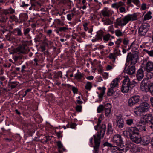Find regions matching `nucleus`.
<instances>
[{
	"label": "nucleus",
	"mask_w": 153,
	"mask_h": 153,
	"mask_svg": "<svg viewBox=\"0 0 153 153\" xmlns=\"http://www.w3.org/2000/svg\"><path fill=\"white\" fill-rule=\"evenodd\" d=\"M27 46V44L22 43V45L19 46L13 49L11 54L17 53L18 54L22 53L23 54H26L28 53Z\"/></svg>",
	"instance_id": "nucleus-6"
},
{
	"label": "nucleus",
	"mask_w": 153,
	"mask_h": 153,
	"mask_svg": "<svg viewBox=\"0 0 153 153\" xmlns=\"http://www.w3.org/2000/svg\"><path fill=\"white\" fill-rule=\"evenodd\" d=\"M76 110L79 112H80L82 109V106H81L77 105L76 107Z\"/></svg>",
	"instance_id": "nucleus-57"
},
{
	"label": "nucleus",
	"mask_w": 153,
	"mask_h": 153,
	"mask_svg": "<svg viewBox=\"0 0 153 153\" xmlns=\"http://www.w3.org/2000/svg\"><path fill=\"white\" fill-rule=\"evenodd\" d=\"M20 19L23 21H25L27 20L28 19V16L26 13H24L20 15Z\"/></svg>",
	"instance_id": "nucleus-27"
},
{
	"label": "nucleus",
	"mask_w": 153,
	"mask_h": 153,
	"mask_svg": "<svg viewBox=\"0 0 153 153\" xmlns=\"http://www.w3.org/2000/svg\"><path fill=\"white\" fill-rule=\"evenodd\" d=\"M122 39L121 38H119L117 39L115 42V44L116 45L114 47L119 46V48L120 45L121 43L122 42Z\"/></svg>",
	"instance_id": "nucleus-43"
},
{
	"label": "nucleus",
	"mask_w": 153,
	"mask_h": 153,
	"mask_svg": "<svg viewBox=\"0 0 153 153\" xmlns=\"http://www.w3.org/2000/svg\"><path fill=\"white\" fill-rule=\"evenodd\" d=\"M133 120L131 119H127L126 121V123L128 125H131L133 124Z\"/></svg>",
	"instance_id": "nucleus-45"
},
{
	"label": "nucleus",
	"mask_w": 153,
	"mask_h": 153,
	"mask_svg": "<svg viewBox=\"0 0 153 153\" xmlns=\"http://www.w3.org/2000/svg\"><path fill=\"white\" fill-rule=\"evenodd\" d=\"M152 13L150 11H149L146 14L144 17V20H149L152 18V16L151 14Z\"/></svg>",
	"instance_id": "nucleus-30"
},
{
	"label": "nucleus",
	"mask_w": 153,
	"mask_h": 153,
	"mask_svg": "<svg viewBox=\"0 0 153 153\" xmlns=\"http://www.w3.org/2000/svg\"><path fill=\"white\" fill-rule=\"evenodd\" d=\"M111 149L112 153H122L123 152H125L124 148L121 149L116 146H112Z\"/></svg>",
	"instance_id": "nucleus-18"
},
{
	"label": "nucleus",
	"mask_w": 153,
	"mask_h": 153,
	"mask_svg": "<svg viewBox=\"0 0 153 153\" xmlns=\"http://www.w3.org/2000/svg\"><path fill=\"white\" fill-rule=\"evenodd\" d=\"M105 115L107 116H108L111 113V109H108L105 110Z\"/></svg>",
	"instance_id": "nucleus-53"
},
{
	"label": "nucleus",
	"mask_w": 153,
	"mask_h": 153,
	"mask_svg": "<svg viewBox=\"0 0 153 153\" xmlns=\"http://www.w3.org/2000/svg\"><path fill=\"white\" fill-rule=\"evenodd\" d=\"M143 64L145 65L144 69L148 72V77L149 78H151L153 76V74L150 72L153 70V62L151 61H147V59L143 60Z\"/></svg>",
	"instance_id": "nucleus-5"
},
{
	"label": "nucleus",
	"mask_w": 153,
	"mask_h": 153,
	"mask_svg": "<svg viewBox=\"0 0 153 153\" xmlns=\"http://www.w3.org/2000/svg\"><path fill=\"white\" fill-rule=\"evenodd\" d=\"M102 21L105 25H109L113 24V22L108 18L105 19L102 18Z\"/></svg>",
	"instance_id": "nucleus-25"
},
{
	"label": "nucleus",
	"mask_w": 153,
	"mask_h": 153,
	"mask_svg": "<svg viewBox=\"0 0 153 153\" xmlns=\"http://www.w3.org/2000/svg\"><path fill=\"white\" fill-rule=\"evenodd\" d=\"M29 6V4H25V3L24 1H23L22 2V5H21V6L22 7H27Z\"/></svg>",
	"instance_id": "nucleus-58"
},
{
	"label": "nucleus",
	"mask_w": 153,
	"mask_h": 153,
	"mask_svg": "<svg viewBox=\"0 0 153 153\" xmlns=\"http://www.w3.org/2000/svg\"><path fill=\"white\" fill-rule=\"evenodd\" d=\"M92 87L91 83L88 82H87L85 86V88L86 89L90 90Z\"/></svg>",
	"instance_id": "nucleus-42"
},
{
	"label": "nucleus",
	"mask_w": 153,
	"mask_h": 153,
	"mask_svg": "<svg viewBox=\"0 0 153 153\" xmlns=\"http://www.w3.org/2000/svg\"><path fill=\"white\" fill-rule=\"evenodd\" d=\"M133 132H131L132 135L130 136V139L133 142L136 143L138 144L140 143L142 140L141 136L137 128L135 127Z\"/></svg>",
	"instance_id": "nucleus-4"
},
{
	"label": "nucleus",
	"mask_w": 153,
	"mask_h": 153,
	"mask_svg": "<svg viewBox=\"0 0 153 153\" xmlns=\"http://www.w3.org/2000/svg\"><path fill=\"white\" fill-rule=\"evenodd\" d=\"M141 124V123L140 124L139 122L138 123V124H137V126H139V128L137 129H139L140 131H146V129L145 127L144 126H143Z\"/></svg>",
	"instance_id": "nucleus-37"
},
{
	"label": "nucleus",
	"mask_w": 153,
	"mask_h": 153,
	"mask_svg": "<svg viewBox=\"0 0 153 153\" xmlns=\"http://www.w3.org/2000/svg\"><path fill=\"white\" fill-rule=\"evenodd\" d=\"M30 29L29 28H27L24 30V34L25 35L27 34L30 31Z\"/></svg>",
	"instance_id": "nucleus-55"
},
{
	"label": "nucleus",
	"mask_w": 153,
	"mask_h": 153,
	"mask_svg": "<svg viewBox=\"0 0 153 153\" xmlns=\"http://www.w3.org/2000/svg\"><path fill=\"white\" fill-rule=\"evenodd\" d=\"M104 32L102 30L99 31L97 32L96 35V37L98 40H102V37L103 36Z\"/></svg>",
	"instance_id": "nucleus-26"
},
{
	"label": "nucleus",
	"mask_w": 153,
	"mask_h": 153,
	"mask_svg": "<svg viewBox=\"0 0 153 153\" xmlns=\"http://www.w3.org/2000/svg\"><path fill=\"white\" fill-rule=\"evenodd\" d=\"M121 115L116 116V126L119 128H123L124 126V123Z\"/></svg>",
	"instance_id": "nucleus-15"
},
{
	"label": "nucleus",
	"mask_w": 153,
	"mask_h": 153,
	"mask_svg": "<svg viewBox=\"0 0 153 153\" xmlns=\"http://www.w3.org/2000/svg\"><path fill=\"white\" fill-rule=\"evenodd\" d=\"M144 51L150 56L153 57V50L144 49Z\"/></svg>",
	"instance_id": "nucleus-35"
},
{
	"label": "nucleus",
	"mask_w": 153,
	"mask_h": 153,
	"mask_svg": "<svg viewBox=\"0 0 153 153\" xmlns=\"http://www.w3.org/2000/svg\"><path fill=\"white\" fill-rule=\"evenodd\" d=\"M113 142L118 146H121L123 145V138L119 134H116L113 137Z\"/></svg>",
	"instance_id": "nucleus-12"
},
{
	"label": "nucleus",
	"mask_w": 153,
	"mask_h": 153,
	"mask_svg": "<svg viewBox=\"0 0 153 153\" xmlns=\"http://www.w3.org/2000/svg\"><path fill=\"white\" fill-rule=\"evenodd\" d=\"M111 36L110 34L108 33L103 36V39L105 42L108 41L110 39Z\"/></svg>",
	"instance_id": "nucleus-36"
},
{
	"label": "nucleus",
	"mask_w": 153,
	"mask_h": 153,
	"mask_svg": "<svg viewBox=\"0 0 153 153\" xmlns=\"http://www.w3.org/2000/svg\"><path fill=\"white\" fill-rule=\"evenodd\" d=\"M103 145L105 146H107L111 148L112 147V146L111 144L110 143L108 142H105L103 144Z\"/></svg>",
	"instance_id": "nucleus-54"
},
{
	"label": "nucleus",
	"mask_w": 153,
	"mask_h": 153,
	"mask_svg": "<svg viewBox=\"0 0 153 153\" xmlns=\"http://www.w3.org/2000/svg\"><path fill=\"white\" fill-rule=\"evenodd\" d=\"M105 126L103 125L101 127L100 132L98 133L97 135H94L95 145L94 147L93 153H98L100 143L101 136L103 138L105 133Z\"/></svg>",
	"instance_id": "nucleus-1"
},
{
	"label": "nucleus",
	"mask_w": 153,
	"mask_h": 153,
	"mask_svg": "<svg viewBox=\"0 0 153 153\" xmlns=\"http://www.w3.org/2000/svg\"><path fill=\"white\" fill-rule=\"evenodd\" d=\"M117 24L119 26H125L128 23V22L125 16L122 19H118L117 20Z\"/></svg>",
	"instance_id": "nucleus-20"
},
{
	"label": "nucleus",
	"mask_w": 153,
	"mask_h": 153,
	"mask_svg": "<svg viewBox=\"0 0 153 153\" xmlns=\"http://www.w3.org/2000/svg\"><path fill=\"white\" fill-rule=\"evenodd\" d=\"M70 128H74L76 127V124L74 123H72L70 125Z\"/></svg>",
	"instance_id": "nucleus-64"
},
{
	"label": "nucleus",
	"mask_w": 153,
	"mask_h": 153,
	"mask_svg": "<svg viewBox=\"0 0 153 153\" xmlns=\"http://www.w3.org/2000/svg\"><path fill=\"white\" fill-rule=\"evenodd\" d=\"M115 33L117 36H120L122 35V32L119 30H117L115 31Z\"/></svg>",
	"instance_id": "nucleus-46"
},
{
	"label": "nucleus",
	"mask_w": 153,
	"mask_h": 153,
	"mask_svg": "<svg viewBox=\"0 0 153 153\" xmlns=\"http://www.w3.org/2000/svg\"><path fill=\"white\" fill-rule=\"evenodd\" d=\"M101 13L104 17H108L110 16L109 12L106 10H102L101 11Z\"/></svg>",
	"instance_id": "nucleus-32"
},
{
	"label": "nucleus",
	"mask_w": 153,
	"mask_h": 153,
	"mask_svg": "<svg viewBox=\"0 0 153 153\" xmlns=\"http://www.w3.org/2000/svg\"><path fill=\"white\" fill-rule=\"evenodd\" d=\"M104 107L105 110L111 109V106L110 103H107L105 105Z\"/></svg>",
	"instance_id": "nucleus-48"
},
{
	"label": "nucleus",
	"mask_w": 153,
	"mask_h": 153,
	"mask_svg": "<svg viewBox=\"0 0 153 153\" xmlns=\"http://www.w3.org/2000/svg\"><path fill=\"white\" fill-rule=\"evenodd\" d=\"M113 53H110L108 57L111 59L115 61L116 57L119 56L121 55V51L119 49V46L114 47Z\"/></svg>",
	"instance_id": "nucleus-13"
},
{
	"label": "nucleus",
	"mask_w": 153,
	"mask_h": 153,
	"mask_svg": "<svg viewBox=\"0 0 153 153\" xmlns=\"http://www.w3.org/2000/svg\"><path fill=\"white\" fill-rule=\"evenodd\" d=\"M137 82L134 80L130 81L128 76H126L123 82L121 90L122 92L126 93L131 90L136 85Z\"/></svg>",
	"instance_id": "nucleus-2"
},
{
	"label": "nucleus",
	"mask_w": 153,
	"mask_h": 153,
	"mask_svg": "<svg viewBox=\"0 0 153 153\" xmlns=\"http://www.w3.org/2000/svg\"><path fill=\"white\" fill-rule=\"evenodd\" d=\"M149 127L153 131V122L152 123H149Z\"/></svg>",
	"instance_id": "nucleus-62"
},
{
	"label": "nucleus",
	"mask_w": 153,
	"mask_h": 153,
	"mask_svg": "<svg viewBox=\"0 0 153 153\" xmlns=\"http://www.w3.org/2000/svg\"><path fill=\"white\" fill-rule=\"evenodd\" d=\"M23 56L22 55H19V56H15L13 58L15 62H16L18 60H21L22 59Z\"/></svg>",
	"instance_id": "nucleus-40"
},
{
	"label": "nucleus",
	"mask_w": 153,
	"mask_h": 153,
	"mask_svg": "<svg viewBox=\"0 0 153 153\" xmlns=\"http://www.w3.org/2000/svg\"><path fill=\"white\" fill-rule=\"evenodd\" d=\"M56 143L58 149H59V153H62V152L65 150V149L63 148V145L61 141H58L56 142Z\"/></svg>",
	"instance_id": "nucleus-24"
},
{
	"label": "nucleus",
	"mask_w": 153,
	"mask_h": 153,
	"mask_svg": "<svg viewBox=\"0 0 153 153\" xmlns=\"http://www.w3.org/2000/svg\"><path fill=\"white\" fill-rule=\"evenodd\" d=\"M125 71L128 74L132 75L135 73V66L134 65L129 66L127 69H125Z\"/></svg>",
	"instance_id": "nucleus-17"
},
{
	"label": "nucleus",
	"mask_w": 153,
	"mask_h": 153,
	"mask_svg": "<svg viewBox=\"0 0 153 153\" xmlns=\"http://www.w3.org/2000/svg\"><path fill=\"white\" fill-rule=\"evenodd\" d=\"M138 48V45L137 44H135V43L133 42L131 45L130 49H131L132 51H135L136 50H137Z\"/></svg>",
	"instance_id": "nucleus-31"
},
{
	"label": "nucleus",
	"mask_w": 153,
	"mask_h": 153,
	"mask_svg": "<svg viewBox=\"0 0 153 153\" xmlns=\"http://www.w3.org/2000/svg\"><path fill=\"white\" fill-rule=\"evenodd\" d=\"M153 122V116L151 114H148L145 115L144 117L141 118L139 123L143 125L146 123H151Z\"/></svg>",
	"instance_id": "nucleus-9"
},
{
	"label": "nucleus",
	"mask_w": 153,
	"mask_h": 153,
	"mask_svg": "<svg viewBox=\"0 0 153 153\" xmlns=\"http://www.w3.org/2000/svg\"><path fill=\"white\" fill-rule=\"evenodd\" d=\"M137 15L136 13L132 14H128L125 16L128 22L130 21H134L137 19Z\"/></svg>",
	"instance_id": "nucleus-19"
},
{
	"label": "nucleus",
	"mask_w": 153,
	"mask_h": 153,
	"mask_svg": "<svg viewBox=\"0 0 153 153\" xmlns=\"http://www.w3.org/2000/svg\"><path fill=\"white\" fill-rule=\"evenodd\" d=\"M150 108V105L146 102H143L140 104L138 107H136L134 111V113L138 115L140 113H143L147 112Z\"/></svg>",
	"instance_id": "nucleus-3"
},
{
	"label": "nucleus",
	"mask_w": 153,
	"mask_h": 153,
	"mask_svg": "<svg viewBox=\"0 0 153 153\" xmlns=\"http://www.w3.org/2000/svg\"><path fill=\"white\" fill-rule=\"evenodd\" d=\"M18 82H10V85L11 89L15 88L18 85Z\"/></svg>",
	"instance_id": "nucleus-38"
},
{
	"label": "nucleus",
	"mask_w": 153,
	"mask_h": 153,
	"mask_svg": "<svg viewBox=\"0 0 153 153\" xmlns=\"http://www.w3.org/2000/svg\"><path fill=\"white\" fill-rule=\"evenodd\" d=\"M151 83L148 79L146 78L143 79L140 85L141 90L143 91L148 92V88Z\"/></svg>",
	"instance_id": "nucleus-10"
},
{
	"label": "nucleus",
	"mask_w": 153,
	"mask_h": 153,
	"mask_svg": "<svg viewBox=\"0 0 153 153\" xmlns=\"http://www.w3.org/2000/svg\"><path fill=\"white\" fill-rule=\"evenodd\" d=\"M57 23L58 25L61 26H62L64 25L63 23L59 19H57Z\"/></svg>",
	"instance_id": "nucleus-61"
},
{
	"label": "nucleus",
	"mask_w": 153,
	"mask_h": 153,
	"mask_svg": "<svg viewBox=\"0 0 153 153\" xmlns=\"http://www.w3.org/2000/svg\"><path fill=\"white\" fill-rule=\"evenodd\" d=\"M103 125H105V126H106L104 124H102L101 126H100L99 125V124H97V125L95 126L94 127V129L95 130L97 131H98L99 129H100V130L99 131L97 132V134H98V133L100 132V131L101 129V127ZM106 127H105V131H106ZM98 134H97V135Z\"/></svg>",
	"instance_id": "nucleus-34"
},
{
	"label": "nucleus",
	"mask_w": 153,
	"mask_h": 153,
	"mask_svg": "<svg viewBox=\"0 0 153 153\" xmlns=\"http://www.w3.org/2000/svg\"><path fill=\"white\" fill-rule=\"evenodd\" d=\"M144 76V71L142 68L139 69L136 74L137 80L138 81H141Z\"/></svg>",
	"instance_id": "nucleus-16"
},
{
	"label": "nucleus",
	"mask_w": 153,
	"mask_h": 153,
	"mask_svg": "<svg viewBox=\"0 0 153 153\" xmlns=\"http://www.w3.org/2000/svg\"><path fill=\"white\" fill-rule=\"evenodd\" d=\"M74 13H73L67 14V19L69 21H71L72 18L74 17Z\"/></svg>",
	"instance_id": "nucleus-44"
},
{
	"label": "nucleus",
	"mask_w": 153,
	"mask_h": 153,
	"mask_svg": "<svg viewBox=\"0 0 153 153\" xmlns=\"http://www.w3.org/2000/svg\"><path fill=\"white\" fill-rule=\"evenodd\" d=\"M135 128V127H132L128 129V131H123V134L127 137L129 136L130 138L132 135L131 132H133V131L134 130Z\"/></svg>",
	"instance_id": "nucleus-22"
},
{
	"label": "nucleus",
	"mask_w": 153,
	"mask_h": 153,
	"mask_svg": "<svg viewBox=\"0 0 153 153\" xmlns=\"http://www.w3.org/2000/svg\"><path fill=\"white\" fill-rule=\"evenodd\" d=\"M66 3L68 6L69 7V9H70L71 6V1L70 0H68L66 1Z\"/></svg>",
	"instance_id": "nucleus-56"
},
{
	"label": "nucleus",
	"mask_w": 153,
	"mask_h": 153,
	"mask_svg": "<svg viewBox=\"0 0 153 153\" xmlns=\"http://www.w3.org/2000/svg\"><path fill=\"white\" fill-rule=\"evenodd\" d=\"M104 109V106L102 105H100L98 107L97 111L98 113H100L103 111Z\"/></svg>",
	"instance_id": "nucleus-39"
},
{
	"label": "nucleus",
	"mask_w": 153,
	"mask_h": 153,
	"mask_svg": "<svg viewBox=\"0 0 153 153\" xmlns=\"http://www.w3.org/2000/svg\"><path fill=\"white\" fill-rule=\"evenodd\" d=\"M13 32L14 34L17 33L16 35L18 36H20L22 35V33L20 28H16L13 30Z\"/></svg>",
	"instance_id": "nucleus-28"
},
{
	"label": "nucleus",
	"mask_w": 153,
	"mask_h": 153,
	"mask_svg": "<svg viewBox=\"0 0 153 153\" xmlns=\"http://www.w3.org/2000/svg\"><path fill=\"white\" fill-rule=\"evenodd\" d=\"M120 79V78L118 77L114 79L110 84L111 87L114 88L117 87L118 85V82Z\"/></svg>",
	"instance_id": "nucleus-23"
},
{
	"label": "nucleus",
	"mask_w": 153,
	"mask_h": 153,
	"mask_svg": "<svg viewBox=\"0 0 153 153\" xmlns=\"http://www.w3.org/2000/svg\"><path fill=\"white\" fill-rule=\"evenodd\" d=\"M138 58V52H135L132 54L131 53H129L127 55L126 62H128L130 61L132 64H135L137 62Z\"/></svg>",
	"instance_id": "nucleus-7"
},
{
	"label": "nucleus",
	"mask_w": 153,
	"mask_h": 153,
	"mask_svg": "<svg viewBox=\"0 0 153 153\" xmlns=\"http://www.w3.org/2000/svg\"><path fill=\"white\" fill-rule=\"evenodd\" d=\"M150 137L149 136H144L142 140V144L144 145L148 144L150 142Z\"/></svg>",
	"instance_id": "nucleus-21"
},
{
	"label": "nucleus",
	"mask_w": 153,
	"mask_h": 153,
	"mask_svg": "<svg viewBox=\"0 0 153 153\" xmlns=\"http://www.w3.org/2000/svg\"><path fill=\"white\" fill-rule=\"evenodd\" d=\"M140 97L138 95H134L129 98L128 101V106L131 107L140 101Z\"/></svg>",
	"instance_id": "nucleus-14"
},
{
	"label": "nucleus",
	"mask_w": 153,
	"mask_h": 153,
	"mask_svg": "<svg viewBox=\"0 0 153 153\" xmlns=\"http://www.w3.org/2000/svg\"><path fill=\"white\" fill-rule=\"evenodd\" d=\"M132 2L138 7L140 6V3L139 0H133Z\"/></svg>",
	"instance_id": "nucleus-49"
},
{
	"label": "nucleus",
	"mask_w": 153,
	"mask_h": 153,
	"mask_svg": "<svg viewBox=\"0 0 153 153\" xmlns=\"http://www.w3.org/2000/svg\"><path fill=\"white\" fill-rule=\"evenodd\" d=\"M102 76L105 79L107 78L108 77V73H104L103 74Z\"/></svg>",
	"instance_id": "nucleus-59"
},
{
	"label": "nucleus",
	"mask_w": 153,
	"mask_h": 153,
	"mask_svg": "<svg viewBox=\"0 0 153 153\" xmlns=\"http://www.w3.org/2000/svg\"><path fill=\"white\" fill-rule=\"evenodd\" d=\"M113 88L111 87L108 89V90L107 93L108 96H111L113 94Z\"/></svg>",
	"instance_id": "nucleus-50"
},
{
	"label": "nucleus",
	"mask_w": 153,
	"mask_h": 153,
	"mask_svg": "<svg viewBox=\"0 0 153 153\" xmlns=\"http://www.w3.org/2000/svg\"><path fill=\"white\" fill-rule=\"evenodd\" d=\"M128 147L130 149H132V151L133 152H134L136 151V149L137 148V146L133 143H130L128 145Z\"/></svg>",
	"instance_id": "nucleus-29"
},
{
	"label": "nucleus",
	"mask_w": 153,
	"mask_h": 153,
	"mask_svg": "<svg viewBox=\"0 0 153 153\" xmlns=\"http://www.w3.org/2000/svg\"><path fill=\"white\" fill-rule=\"evenodd\" d=\"M82 76V75L80 73L76 74L74 75L75 78L77 79H80Z\"/></svg>",
	"instance_id": "nucleus-41"
},
{
	"label": "nucleus",
	"mask_w": 153,
	"mask_h": 153,
	"mask_svg": "<svg viewBox=\"0 0 153 153\" xmlns=\"http://www.w3.org/2000/svg\"><path fill=\"white\" fill-rule=\"evenodd\" d=\"M68 28L65 27H59V30L61 32H65L67 30H68Z\"/></svg>",
	"instance_id": "nucleus-52"
},
{
	"label": "nucleus",
	"mask_w": 153,
	"mask_h": 153,
	"mask_svg": "<svg viewBox=\"0 0 153 153\" xmlns=\"http://www.w3.org/2000/svg\"><path fill=\"white\" fill-rule=\"evenodd\" d=\"M150 27L149 24L147 23H143L140 27L138 30L139 35L144 36L148 32Z\"/></svg>",
	"instance_id": "nucleus-8"
},
{
	"label": "nucleus",
	"mask_w": 153,
	"mask_h": 153,
	"mask_svg": "<svg viewBox=\"0 0 153 153\" xmlns=\"http://www.w3.org/2000/svg\"><path fill=\"white\" fill-rule=\"evenodd\" d=\"M108 130L109 131L112 132L113 131V128L111 123H109L108 124Z\"/></svg>",
	"instance_id": "nucleus-51"
},
{
	"label": "nucleus",
	"mask_w": 153,
	"mask_h": 153,
	"mask_svg": "<svg viewBox=\"0 0 153 153\" xmlns=\"http://www.w3.org/2000/svg\"><path fill=\"white\" fill-rule=\"evenodd\" d=\"M141 8L143 10H145L146 8V4H143L141 6Z\"/></svg>",
	"instance_id": "nucleus-63"
},
{
	"label": "nucleus",
	"mask_w": 153,
	"mask_h": 153,
	"mask_svg": "<svg viewBox=\"0 0 153 153\" xmlns=\"http://www.w3.org/2000/svg\"><path fill=\"white\" fill-rule=\"evenodd\" d=\"M72 90L74 93H76L77 91V89L74 86L72 87Z\"/></svg>",
	"instance_id": "nucleus-60"
},
{
	"label": "nucleus",
	"mask_w": 153,
	"mask_h": 153,
	"mask_svg": "<svg viewBox=\"0 0 153 153\" xmlns=\"http://www.w3.org/2000/svg\"><path fill=\"white\" fill-rule=\"evenodd\" d=\"M105 89L106 88L105 87H102V91L98 95V97L100 99H102L103 96L105 93Z\"/></svg>",
	"instance_id": "nucleus-33"
},
{
	"label": "nucleus",
	"mask_w": 153,
	"mask_h": 153,
	"mask_svg": "<svg viewBox=\"0 0 153 153\" xmlns=\"http://www.w3.org/2000/svg\"><path fill=\"white\" fill-rule=\"evenodd\" d=\"M112 7L118 10L119 8L120 13H125L126 12L125 5L124 2L119 1L118 2L113 3L111 5Z\"/></svg>",
	"instance_id": "nucleus-11"
},
{
	"label": "nucleus",
	"mask_w": 153,
	"mask_h": 153,
	"mask_svg": "<svg viewBox=\"0 0 153 153\" xmlns=\"http://www.w3.org/2000/svg\"><path fill=\"white\" fill-rule=\"evenodd\" d=\"M148 91L150 92L152 95H153V83H151L150 87L148 88Z\"/></svg>",
	"instance_id": "nucleus-47"
}]
</instances>
